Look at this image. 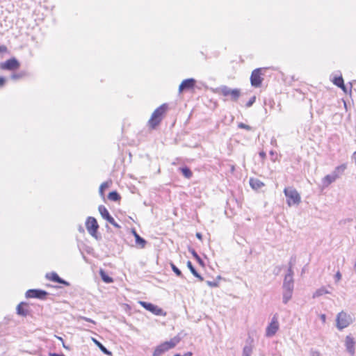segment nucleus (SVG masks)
I'll use <instances>...</instances> for the list:
<instances>
[{
    "label": "nucleus",
    "instance_id": "obj_1",
    "mask_svg": "<svg viewBox=\"0 0 356 356\" xmlns=\"http://www.w3.org/2000/svg\"><path fill=\"white\" fill-rule=\"evenodd\" d=\"M180 341L181 337L179 335H177L172 338L170 341L162 343L159 346H156L153 353V356H161L166 351L175 347Z\"/></svg>",
    "mask_w": 356,
    "mask_h": 356
},
{
    "label": "nucleus",
    "instance_id": "obj_2",
    "mask_svg": "<svg viewBox=\"0 0 356 356\" xmlns=\"http://www.w3.org/2000/svg\"><path fill=\"white\" fill-rule=\"evenodd\" d=\"M284 193L286 197L287 204L291 207L292 205H298L301 201L299 193L293 187H287L284 190Z\"/></svg>",
    "mask_w": 356,
    "mask_h": 356
},
{
    "label": "nucleus",
    "instance_id": "obj_3",
    "mask_svg": "<svg viewBox=\"0 0 356 356\" xmlns=\"http://www.w3.org/2000/svg\"><path fill=\"white\" fill-rule=\"evenodd\" d=\"M167 108V104H163L153 112L149 120V125L152 128L154 129L159 124L162 119V115L165 113Z\"/></svg>",
    "mask_w": 356,
    "mask_h": 356
},
{
    "label": "nucleus",
    "instance_id": "obj_4",
    "mask_svg": "<svg viewBox=\"0 0 356 356\" xmlns=\"http://www.w3.org/2000/svg\"><path fill=\"white\" fill-rule=\"evenodd\" d=\"M86 227L88 233L95 238H97V231L99 225L97 220L93 217H88L86 222Z\"/></svg>",
    "mask_w": 356,
    "mask_h": 356
},
{
    "label": "nucleus",
    "instance_id": "obj_5",
    "mask_svg": "<svg viewBox=\"0 0 356 356\" xmlns=\"http://www.w3.org/2000/svg\"><path fill=\"white\" fill-rule=\"evenodd\" d=\"M336 321L338 329L342 330L349 325L351 322V318L346 313L341 312L338 314Z\"/></svg>",
    "mask_w": 356,
    "mask_h": 356
},
{
    "label": "nucleus",
    "instance_id": "obj_6",
    "mask_svg": "<svg viewBox=\"0 0 356 356\" xmlns=\"http://www.w3.org/2000/svg\"><path fill=\"white\" fill-rule=\"evenodd\" d=\"M279 330V323L277 319V314H275L271 319V322L267 326L266 330V336L271 337L274 336Z\"/></svg>",
    "mask_w": 356,
    "mask_h": 356
},
{
    "label": "nucleus",
    "instance_id": "obj_7",
    "mask_svg": "<svg viewBox=\"0 0 356 356\" xmlns=\"http://www.w3.org/2000/svg\"><path fill=\"white\" fill-rule=\"evenodd\" d=\"M140 305L145 308L146 310L152 312V314L157 316H164L165 314L163 312V310L159 307L158 306L145 301H140Z\"/></svg>",
    "mask_w": 356,
    "mask_h": 356
},
{
    "label": "nucleus",
    "instance_id": "obj_8",
    "mask_svg": "<svg viewBox=\"0 0 356 356\" xmlns=\"http://www.w3.org/2000/svg\"><path fill=\"white\" fill-rule=\"evenodd\" d=\"M221 93L224 96H231V99L233 101L236 102L241 95V90L239 89H231L227 86H223L221 88Z\"/></svg>",
    "mask_w": 356,
    "mask_h": 356
},
{
    "label": "nucleus",
    "instance_id": "obj_9",
    "mask_svg": "<svg viewBox=\"0 0 356 356\" xmlns=\"http://www.w3.org/2000/svg\"><path fill=\"white\" fill-rule=\"evenodd\" d=\"M48 295L46 291L42 289H29L26 293V297L28 298H38L44 300Z\"/></svg>",
    "mask_w": 356,
    "mask_h": 356
},
{
    "label": "nucleus",
    "instance_id": "obj_10",
    "mask_svg": "<svg viewBox=\"0 0 356 356\" xmlns=\"http://www.w3.org/2000/svg\"><path fill=\"white\" fill-rule=\"evenodd\" d=\"M19 65L20 64L19 61L16 58H12L4 63H1L0 64V67L3 70H15L18 69Z\"/></svg>",
    "mask_w": 356,
    "mask_h": 356
},
{
    "label": "nucleus",
    "instance_id": "obj_11",
    "mask_svg": "<svg viewBox=\"0 0 356 356\" xmlns=\"http://www.w3.org/2000/svg\"><path fill=\"white\" fill-rule=\"evenodd\" d=\"M263 79L261 77V69H256L252 71L250 76V82L252 86L259 87Z\"/></svg>",
    "mask_w": 356,
    "mask_h": 356
},
{
    "label": "nucleus",
    "instance_id": "obj_12",
    "mask_svg": "<svg viewBox=\"0 0 356 356\" xmlns=\"http://www.w3.org/2000/svg\"><path fill=\"white\" fill-rule=\"evenodd\" d=\"M293 270H289L284 276L282 289H293L294 282H293Z\"/></svg>",
    "mask_w": 356,
    "mask_h": 356
},
{
    "label": "nucleus",
    "instance_id": "obj_13",
    "mask_svg": "<svg viewBox=\"0 0 356 356\" xmlns=\"http://www.w3.org/2000/svg\"><path fill=\"white\" fill-rule=\"evenodd\" d=\"M196 81L193 78L184 79L179 86V92H182L184 90L192 89Z\"/></svg>",
    "mask_w": 356,
    "mask_h": 356
},
{
    "label": "nucleus",
    "instance_id": "obj_14",
    "mask_svg": "<svg viewBox=\"0 0 356 356\" xmlns=\"http://www.w3.org/2000/svg\"><path fill=\"white\" fill-rule=\"evenodd\" d=\"M355 342L353 337L350 336H347L345 340V346L346 348V350L351 355H354L355 353Z\"/></svg>",
    "mask_w": 356,
    "mask_h": 356
},
{
    "label": "nucleus",
    "instance_id": "obj_15",
    "mask_svg": "<svg viewBox=\"0 0 356 356\" xmlns=\"http://www.w3.org/2000/svg\"><path fill=\"white\" fill-rule=\"evenodd\" d=\"M46 277L54 282H57V283H59V284H63L65 286H69L70 285V283L67 281H65V280L60 278L58 275L55 273V272H52V273H47L46 275Z\"/></svg>",
    "mask_w": 356,
    "mask_h": 356
},
{
    "label": "nucleus",
    "instance_id": "obj_16",
    "mask_svg": "<svg viewBox=\"0 0 356 356\" xmlns=\"http://www.w3.org/2000/svg\"><path fill=\"white\" fill-rule=\"evenodd\" d=\"M28 305L24 302H20L16 308L17 314L21 316H26L29 314V311L27 308Z\"/></svg>",
    "mask_w": 356,
    "mask_h": 356
},
{
    "label": "nucleus",
    "instance_id": "obj_17",
    "mask_svg": "<svg viewBox=\"0 0 356 356\" xmlns=\"http://www.w3.org/2000/svg\"><path fill=\"white\" fill-rule=\"evenodd\" d=\"M293 289H283V298L282 302L286 304L291 298Z\"/></svg>",
    "mask_w": 356,
    "mask_h": 356
},
{
    "label": "nucleus",
    "instance_id": "obj_18",
    "mask_svg": "<svg viewBox=\"0 0 356 356\" xmlns=\"http://www.w3.org/2000/svg\"><path fill=\"white\" fill-rule=\"evenodd\" d=\"M332 81L334 85L341 88L345 92H346V88L344 85L343 79L341 76L334 77Z\"/></svg>",
    "mask_w": 356,
    "mask_h": 356
},
{
    "label": "nucleus",
    "instance_id": "obj_19",
    "mask_svg": "<svg viewBox=\"0 0 356 356\" xmlns=\"http://www.w3.org/2000/svg\"><path fill=\"white\" fill-rule=\"evenodd\" d=\"M250 186L255 190L261 188L264 186V183L257 179L251 178L250 179Z\"/></svg>",
    "mask_w": 356,
    "mask_h": 356
},
{
    "label": "nucleus",
    "instance_id": "obj_20",
    "mask_svg": "<svg viewBox=\"0 0 356 356\" xmlns=\"http://www.w3.org/2000/svg\"><path fill=\"white\" fill-rule=\"evenodd\" d=\"M187 267L188 268V269L190 270V271L191 272V273L195 277H197L200 281H203L204 280V278L201 276L200 274H199L197 273V271L195 270V268H194V266H193L191 261H187Z\"/></svg>",
    "mask_w": 356,
    "mask_h": 356
},
{
    "label": "nucleus",
    "instance_id": "obj_21",
    "mask_svg": "<svg viewBox=\"0 0 356 356\" xmlns=\"http://www.w3.org/2000/svg\"><path fill=\"white\" fill-rule=\"evenodd\" d=\"M330 292L327 290L324 286L321 287L320 289H317L313 294L312 298H318L324 294H329Z\"/></svg>",
    "mask_w": 356,
    "mask_h": 356
},
{
    "label": "nucleus",
    "instance_id": "obj_22",
    "mask_svg": "<svg viewBox=\"0 0 356 356\" xmlns=\"http://www.w3.org/2000/svg\"><path fill=\"white\" fill-rule=\"evenodd\" d=\"M133 234L134 235L136 244L140 245L141 248H144L147 243L146 241L143 238L140 237L135 230L133 231Z\"/></svg>",
    "mask_w": 356,
    "mask_h": 356
},
{
    "label": "nucleus",
    "instance_id": "obj_23",
    "mask_svg": "<svg viewBox=\"0 0 356 356\" xmlns=\"http://www.w3.org/2000/svg\"><path fill=\"white\" fill-rule=\"evenodd\" d=\"M92 341L93 342L97 345V346L106 355H111V352H110L109 350H108L106 349V348L102 343H100L99 341H97V339L92 338Z\"/></svg>",
    "mask_w": 356,
    "mask_h": 356
},
{
    "label": "nucleus",
    "instance_id": "obj_24",
    "mask_svg": "<svg viewBox=\"0 0 356 356\" xmlns=\"http://www.w3.org/2000/svg\"><path fill=\"white\" fill-rule=\"evenodd\" d=\"M99 274H100L102 280L104 282L109 284V283H112L113 282V278L111 277L109 275H108L104 270H100Z\"/></svg>",
    "mask_w": 356,
    "mask_h": 356
},
{
    "label": "nucleus",
    "instance_id": "obj_25",
    "mask_svg": "<svg viewBox=\"0 0 356 356\" xmlns=\"http://www.w3.org/2000/svg\"><path fill=\"white\" fill-rule=\"evenodd\" d=\"M98 210L102 217L105 220L110 216L107 209L103 205H100L98 208Z\"/></svg>",
    "mask_w": 356,
    "mask_h": 356
},
{
    "label": "nucleus",
    "instance_id": "obj_26",
    "mask_svg": "<svg viewBox=\"0 0 356 356\" xmlns=\"http://www.w3.org/2000/svg\"><path fill=\"white\" fill-rule=\"evenodd\" d=\"M108 198L110 200L117 202L120 200L121 197L120 194L117 191H114L108 193Z\"/></svg>",
    "mask_w": 356,
    "mask_h": 356
},
{
    "label": "nucleus",
    "instance_id": "obj_27",
    "mask_svg": "<svg viewBox=\"0 0 356 356\" xmlns=\"http://www.w3.org/2000/svg\"><path fill=\"white\" fill-rule=\"evenodd\" d=\"M180 170L182 175L187 179L191 178L193 175L191 170L187 167L181 168Z\"/></svg>",
    "mask_w": 356,
    "mask_h": 356
},
{
    "label": "nucleus",
    "instance_id": "obj_28",
    "mask_svg": "<svg viewBox=\"0 0 356 356\" xmlns=\"http://www.w3.org/2000/svg\"><path fill=\"white\" fill-rule=\"evenodd\" d=\"M252 352V349L251 346L245 345L243 349V355L242 356H251Z\"/></svg>",
    "mask_w": 356,
    "mask_h": 356
},
{
    "label": "nucleus",
    "instance_id": "obj_29",
    "mask_svg": "<svg viewBox=\"0 0 356 356\" xmlns=\"http://www.w3.org/2000/svg\"><path fill=\"white\" fill-rule=\"evenodd\" d=\"M170 266L172 271L176 274L177 276L183 277L181 271L173 263H170Z\"/></svg>",
    "mask_w": 356,
    "mask_h": 356
},
{
    "label": "nucleus",
    "instance_id": "obj_30",
    "mask_svg": "<svg viewBox=\"0 0 356 356\" xmlns=\"http://www.w3.org/2000/svg\"><path fill=\"white\" fill-rule=\"evenodd\" d=\"M26 73L24 72H19V73H15L11 75L10 78L13 80H18L19 79H22L25 76Z\"/></svg>",
    "mask_w": 356,
    "mask_h": 356
},
{
    "label": "nucleus",
    "instance_id": "obj_31",
    "mask_svg": "<svg viewBox=\"0 0 356 356\" xmlns=\"http://www.w3.org/2000/svg\"><path fill=\"white\" fill-rule=\"evenodd\" d=\"M108 187V182H104L102 183L100 186H99V194L101 195H104V190L106 188H107Z\"/></svg>",
    "mask_w": 356,
    "mask_h": 356
},
{
    "label": "nucleus",
    "instance_id": "obj_32",
    "mask_svg": "<svg viewBox=\"0 0 356 356\" xmlns=\"http://www.w3.org/2000/svg\"><path fill=\"white\" fill-rule=\"evenodd\" d=\"M191 254H193V256L197 259V261L199 262V264L200 265H203L204 263H203V261L202 260V259L199 257V255L197 254V253L195 252V250H191Z\"/></svg>",
    "mask_w": 356,
    "mask_h": 356
},
{
    "label": "nucleus",
    "instance_id": "obj_33",
    "mask_svg": "<svg viewBox=\"0 0 356 356\" xmlns=\"http://www.w3.org/2000/svg\"><path fill=\"white\" fill-rule=\"evenodd\" d=\"M238 127L239 128H241V129H246L248 131L252 130V127L250 126H249L248 124H245L244 123H242V122L239 123Z\"/></svg>",
    "mask_w": 356,
    "mask_h": 356
},
{
    "label": "nucleus",
    "instance_id": "obj_34",
    "mask_svg": "<svg viewBox=\"0 0 356 356\" xmlns=\"http://www.w3.org/2000/svg\"><path fill=\"white\" fill-rule=\"evenodd\" d=\"M335 179H336V177H335V176H334V175H328L325 176V179L326 181H327V182H328L329 184H330V183H332V182L334 181Z\"/></svg>",
    "mask_w": 356,
    "mask_h": 356
},
{
    "label": "nucleus",
    "instance_id": "obj_35",
    "mask_svg": "<svg viewBox=\"0 0 356 356\" xmlns=\"http://www.w3.org/2000/svg\"><path fill=\"white\" fill-rule=\"evenodd\" d=\"M256 101V97L255 96H253L252 97L249 101L246 103V106L247 107H250L252 106V104L255 102Z\"/></svg>",
    "mask_w": 356,
    "mask_h": 356
},
{
    "label": "nucleus",
    "instance_id": "obj_36",
    "mask_svg": "<svg viewBox=\"0 0 356 356\" xmlns=\"http://www.w3.org/2000/svg\"><path fill=\"white\" fill-rule=\"evenodd\" d=\"M207 284L210 287L218 286V282L217 281H207Z\"/></svg>",
    "mask_w": 356,
    "mask_h": 356
},
{
    "label": "nucleus",
    "instance_id": "obj_37",
    "mask_svg": "<svg viewBox=\"0 0 356 356\" xmlns=\"http://www.w3.org/2000/svg\"><path fill=\"white\" fill-rule=\"evenodd\" d=\"M341 274L339 271H338L336 275H335V279H336V281L338 282L341 280Z\"/></svg>",
    "mask_w": 356,
    "mask_h": 356
},
{
    "label": "nucleus",
    "instance_id": "obj_38",
    "mask_svg": "<svg viewBox=\"0 0 356 356\" xmlns=\"http://www.w3.org/2000/svg\"><path fill=\"white\" fill-rule=\"evenodd\" d=\"M106 220L111 224H113L115 221L114 218L111 215Z\"/></svg>",
    "mask_w": 356,
    "mask_h": 356
},
{
    "label": "nucleus",
    "instance_id": "obj_39",
    "mask_svg": "<svg viewBox=\"0 0 356 356\" xmlns=\"http://www.w3.org/2000/svg\"><path fill=\"white\" fill-rule=\"evenodd\" d=\"M7 51V47L4 45H0V53H3Z\"/></svg>",
    "mask_w": 356,
    "mask_h": 356
},
{
    "label": "nucleus",
    "instance_id": "obj_40",
    "mask_svg": "<svg viewBox=\"0 0 356 356\" xmlns=\"http://www.w3.org/2000/svg\"><path fill=\"white\" fill-rule=\"evenodd\" d=\"M6 82V79L3 76H0V87H2Z\"/></svg>",
    "mask_w": 356,
    "mask_h": 356
},
{
    "label": "nucleus",
    "instance_id": "obj_41",
    "mask_svg": "<svg viewBox=\"0 0 356 356\" xmlns=\"http://www.w3.org/2000/svg\"><path fill=\"white\" fill-rule=\"evenodd\" d=\"M81 318L86 321H88V322H90V323H95V322L92 320L91 318H87V317H81Z\"/></svg>",
    "mask_w": 356,
    "mask_h": 356
},
{
    "label": "nucleus",
    "instance_id": "obj_42",
    "mask_svg": "<svg viewBox=\"0 0 356 356\" xmlns=\"http://www.w3.org/2000/svg\"><path fill=\"white\" fill-rule=\"evenodd\" d=\"M293 262L292 261V260H291L289 262V268H288V272H289V270H293L292 268L293 266Z\"/></svg>",
    "mask_w": 356,
    "mask_h": 356
},
{
    "label": "nucleus",
    "instance_id": "obj_43",
    "mask_svg": "<svg viewBox=\"0 0 356 356\" xmlns=\"http://www.w3.org/2000/svg\"><path fill=\"white\" fill-rule=\"evenodd\" d=\"M259 156L262 159H265L266 157V154L264 152L261 151L259 152Z\"/></svg>",
    "mask_w": 356,
    "mask_h": 356
},
{
    "label": "nucleus",
    "instance_id": "obj_44",
    "mask_svg": "<svg viewBox=\"0 0 356 356\" xmlns=\"http://www.w3.org/2000/svg\"><path fill=\"white\" fill-rule=\"evenodd\" d=\"M49 356H65L63 354H58V353H49Z\"/></svg>",
    "mask_w": 356,
    "mask_h": 356
},
{
    "label": "nucleus",
    "instance_id": "obj_45",
    "mask_svg": "<svg viewBox=\"0 0 356 356\" xmlns=\"http://www.w3.org/2000/svg\"><path fill=\"white\" fill-rule=\"evenodd\" d=\"M312 356H320V353L318 351H312Z\"/></svg>",
    "mask_w": 356,
    "mask_h": 356
},
{
    "label": "nucleus",
    "instance_id": "obj_46",
    "mask_svg": "<svg viewBox=\"0 0 356 356\" xmlns=\"http://www.w3.org/2000/svg\"><path fill=\"white\" fill-rule=\"evenodd\" d=\"M320 317H321V319L322 320L323 322L325 321V319H326L325 314H321Z\"/></svg>",
    "mask_w": 356,
    "mask_h": 356
},
{
    "label": "nucleus",
    "instance_id": "obj_47",
    "mask_svg": "<svg viewBox=\"0 0 356 356\" xmlns=\"http://www.w3.org/2000/svg\"><path fill=\"white\" fill-rule=\"evenodd\" d=\"M112 225H113L115 227H117V228H120V226L115 222L114 221L113 224H111Z\"/></svg>",
    "mask_w": 356,
    "mask_h": 356
},
{
    "label": "nucleus",
    "instance_id": "obj_48",
    "mask_svg": "<svg viewBox=\"0 0 356 356\" xmlns=\"http://www.w3.org/2000/svg\"><path fill=\"white\" fill-rule=\"evenodd\" d=\"M196 237L199 239H202V234L201 233L197 232L196 233Z\"/></svg>",
    "mask_w": 356,
    "mask_h": 356
},
{
    "label": "nucleus",
    "instance_id": "obj_49",
    "mask_svg": "<svg viewBox=\"0 0 356 356\" xmlns=\"http://www.w3.org/2000/svg\"><path fill=\"white\" fill-rule=\"evenodd\" d=\"M57 338H58L60 341H63V347H64L65 348H67V346H65V345L64 344V343H63V340L62 337H57Z\"/></svg>",
    "mask_w": 356,
    "mask_h": 356
},
{
    "label": "nucleus",
    "instance_id": "obj_50",
    "mask_svg": "<svg viewBox=\"0 0 356 356\" xmlns=\"http://www.w3.org/2000/svg\"><path fill=\"white\" fill-rule=\"evenodd\" d=\"M345 168H346L345 165H341V166L337 168L338 170L341 169L342 170H343Z\"/></svg>",
    "mask_w": 356,
    "mask_h": 356
},
{
    "label": "nucleus",
    "instance_id": "obj_51",
    "mask_svg": "<svg viewBox=\"0 0 356 356\" xmlns=\"http://www.w3.org/2000/svg\"><path fill=\"white\" fill-rule=\"evenodd\" d=\"M191 355H192V353L191 352H188V353L184 354V356H191Z\"/></svg>",
    "mask_w": 356,
    "mask_h": 356
},
{
    "label": "nucleus",
    "instance_id": "obj_52",
    "mask_svg": "<svg viewBox=\"0 0 356 356\" xmlns=\"http://www.w3.org/2000/svg\"><path fill=\"white\" fill-rule=\"evenodd\" d=\"M217 280H221V277L219 275L217 277Z\"/></svg>",
    "mask_w": 356,
    "mask_h": 356
},
{
    "label": "nucleus",
    "instance_id": "obj_53",
    "mask_svg": "<svg viewBox=\"0 0 356 356\" xmlns=\"http://www.w3.org/2000/svg\"><path fill=\"white\" fill-rule=\"evenodd\" d=\"M174 356H182V355H179V354H176V355H175Z\"/></svg>",
    "mask_w": 356,
    "mask_h": 356
},
{
    "label": "nucleus",
    "instance_id": "obj_54",
    "mask_svg": "<svg viewBox=\"0 0 356 356\" xmlns=\"http://www.w3.org/2000/svg\"><path fill=\"white\" fill-rule=\"evenodd\" d=\"M274 141L275 142L276 140H271V143L273 144Z\"/></svg>",
    "mask_w": 356,
    "mask_h": 356
}]
</instances>
